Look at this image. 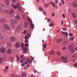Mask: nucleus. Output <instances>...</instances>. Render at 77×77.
I'll use <instances>...</instances> for the list:
<instances>
[{
  "instance_id": "obj_16",
  "label": "nucleus",
  "mask_w": 77,
  "mask_h": 77,
  "mask_svg": "<svg viewBox=\"0 0 77 77\" xmlns=\"http://www.w3.org/2000/svg\"><path fill=\"white\" fill-rule=\"evenodd\" d=\"M15 41V38L14 37H12L10 39V41H12V42H14Z\"/></svg>"
},
{
  "instance_id": "obj_36",
  "label": "nucleus",
  "mask_w": 77,
  "mask_h": 77,
  "mask_svg": "<svg viewBox=\"0 0 77 77\" xmlns=\"http://www.w3.org/2000/svg\"><path fill=\"white\" fill-rule=\"evenodd\" d=\"M51 4H52V5H53V7H54V8H55V4H54V3L52 2L51 3Z\"/></svg>"
},
{
  "instance_id": "obj_14",
  "label": "nucleus",
  "mask_w": 77,
  "mask_h": 77,
  "mask_svg": "<svg viewBox=\"0 0 77 77\" xmlns=\"http://www.w3.org/2000/svg\"><path fill=\"white\" fill-rule=\"evenodd\" d=\"M27 75H26V73L25 72H23L22 73V77H26V76Z\"/></svg>"
},
{
  "instance_id": "obj_32",
  "label": "nucleus",
  "mask_w": 77,
  "mask_h": 77,
  "mask_svg": "<svg viewBox=\"0 0 77 77\" xmlns=\"http://www.w3.org/2000/svg\"><path fill=\"white\" fill-rule=\"evenodd\" d=\"M60 54H61L59 52H57V54L58 56H60Z\"/></svg>"
},
{
  "instance_id": "obj_2",
  "label": "nucleus",
  "mask_w": 77,
  "mask_h": 77,
  "mask_svg": "<svg viewBox=\"0 0 77 77\" xmlns=\"http://www.w3.org/2000/svg\"><path fill=\"white\" fill-rule=\"evenodd\" d=\"M61 59L63 60V62L64 63H68V57L62 56L61 57Z\"/></svg>"
},
{
  "instance_id": "obj_34",
  "label": "nucleus",
  "mask_w": 77,
  "mask_h": 77,
  "mask_svg": "<svg viewBox=\"0 0 77 77\" xmlns=\"http://www.w3.org/2000/svg\"><path fill=\"white\" fill-rule=\"evenodd\" d=\"M24 45L25 47H29V44H25Z\"/></svg>"
},
{
  "instance_id": "obj_48",
  "label": "nucleus",
  "mask_w": 77,
  "mask_h": 77,
  "mask_svg": "<svg viewBox=\"0 0 77 77\" xmlns=\"http://www.w3.org/2000/svg\"><path fill=\"white\" fill-rule=\"evenodd\" d=\"M71 41H72L73 40H74V38L73 37H72L70 38Z\"/></svg>"
},
{
  "instance_id": "obj_25",
  "label": "nucleus",
  "mask_w": 77,
  "mask_h": 77,
  "mask_svg": "<svg viewBox=\"0 0 77 77\" xmlns=\"http://www.w3.org/2000/svg\"><path fill=\"white\" fill-rule=\"evenodd\" d=\"M31 27L32 29H34V25L32 23L31 24Z\"/></svg>"
},
{
  "instance_id": "obj_49",
  "label": "nucleus",
  "mask_w": 77,
  "mask_h": 77,
  "mask_svg": "<svg viewBox=\"0 0 77 77\" xmlns=\"http://www.w3.org/2000/svg\"><path fill=\"white\" fill-rule=\"evenodd\" d=\"M43 14H44V15H46V13H45V11H43Z\"/></svg>"
},
{
  "instance_id": "obj_63",
  "label": "nucleus",
  "mask_w": 77,
  "mask_h": 77,
  "mask_svg": "<svg viewBox=\"0 0 77 77\" xmlns=\"http://www.w3.org/2000/svg\"><path fill=\"white\" fill-rule=\"evenodd\" d=\"M75 51H77V48H76L75 49Z\"/></svg>"
},
{
  "instance_id": "obj_19",
  "label": "nucleus",
  "mask_w": 77,
  "mask_h": 77,
  "mask_svg": "<svg viewBox=\"0 0 77 77\" xmlns=\"http://www.w3.org/2000/svg\"><path fill=\"white\" fill-rule=\"evenodd\" d=\"M7 45L8 47H11L12 45V44L11 42H8L7 43Z\"/></svg>"
},
{
  "instance_id": "obj_56",
  "label": "nucleus",
  "mask_w": 77,
  "mask_h": 77,
  "mask_svg": "<svg viewBox=\"0 0 77 77\" xmlns=\"http://www.w3.org/2000/svg\"><path fill=\"white\" fill-rule=\"evenodd\" d=\"M4 72H8V71L6 70H4Z\"/></svg>"
},
{
  "instance_id": "obj_50",
  "label": "nucleus",
  "mask_w": 77,
  "mask_h": 77,
  "mask_svg": "<svg viewBox=\"0 0 77 77\" xmlns=\"http://www.w3.org/2000/svg\"><path fill=\"white\" fill-rule=\"evenodd\" d=\"M72 16L73 17H75V16L74 15V14H72Z\"/></svg>"
},
{
  "instance_id": "obj_11",
  "label": "nucleus",
  "mask_w": 77,
  "mask_h": 77,
  "mask_svg": "<svg viewBox=\"0 0 77 77\" xmlns=\"http://www.w3.org/2000/svg\"><path fill=\"white\" fill-rule=\"evenodd\" d=\"M7 52L8 54H11L12 53V50L10 49H8Z\"/></svg>"
},
{
  "instance_id": "obj_23",
  "label": "nucleus",
  "mask_w": 77,
  "mask_h": 77,
  "mask_svg": "<svg viewBox=\"0 0 77 77\" xmlns=\"http://www.w3.org/2000/svg\"><path fill=\"white\" fill-rule=\"evenodd\" d=\"M28 21H29L30 23L31 24H32V20H31V19H30L29 18H28Z\"/></svg>"
},
{
  "instance_id": "obj_33",
  "label": "nucleus",
  "mask_w": 77,
  "mask_h": 77,
  "mask_svg": "<svg viewBox=\"0 0 77 77\" xmlns=\"http://www.w3.org/2000/svg\"><path fill=\"white\" fill-rule=\"evenodd\" d=\"M27 33V30H25L23 32V33L25 35H26V33Z\"/></svg>"
},
{
  "instance_id": "obj_12",
  "label": "nucleus",
  "mask_w": 77,
  "mask_h": 77,
  "mask_svg": "<svg viewBox=\"0 0 77 77\" xmlns=\"http://www.w3.org/2000/svg\"><path fill=\"white\" fill-rule=\"evenodd\" d=\"M72 5L73 6H75L77 7V4L75 2H73L72 3Z\"/></svg>"
},
{
  "instance_id": "obj_18",
  "label": "nucleus",
  "mask_w": 77,
  "mask_h": 77,
  "mask_svg": "<svg viewBox=\"0 0 77 77\" xmlns=\"http://www.w3.org/2000/svg\"><path fill=\"white\" fill-rule=\"evenodd\" d=\"M20 44H19L18 43H17L16 45H15V46L17 48H18V47H20Z\"/></svg>"
},
{
  "instance_id": "obj_7",
  "label": "nucleus",
  "mask_w": 77,
  "mask_h": 77,
  "mask_svg": "<svg viewBox=\"0 0 77 77\" xmlns=\"http://www.w3.org/2000/svg\"><path fill=\"white\" fill-rule=\"evenodd\" d=\"M10 22L11 24H15L16 23V21L14 20H10Z\"/></svg>"
},
{
  "instance_id": "obj_41",
  "label": "nucleus",
  "mask_w": 77,
  "mask_h": 77,
  "mask_svg": "<svg viewBox=\"0 0 77 77\" xmlns=\"http://www.w3.org/2000/svg\"><path fill=\"white\" fill-rule=\"evenodd\" d=\"M25 42H26L27 44L29 43V41L27 40H25Z\"/></svg>"
},
{
  "instance_id": "obj_30",
  "label": "nucleus",
  "mask_w": 77,
  "mask_h": 77,
  "mask_svg": "<svg viewBox=\"0 0 77 77\" xmlns=\"http://www.w3.org/2000/svg\"><path fill=\"white\" fill-rule=\"evenodd\" d=\"M39 10L40 11H43V9H42V8L41 7H39Z\"/></svg>"
},
{
  "instance_id": "obj_35",
  "label": "nucleus",
  "mask_w": 77,
  "mask_h": 77,
  "mask_svg": "<svg viewBox=\"0 0 77 77\" xmlns=\"http://www.w3.org/2000/svg\"><path fill=\"white\" fill-rule=\"evenodd\" d=\"M25 64H24V63H23L21 64V66H22V67H24V66H25Z\"/></svg>"
},
{
  "instance_id": "obj_21",
  "label": "nucleus",
  "mask_w": 77,
  "mask_h": 77,
  "mask_svg": "<svg viewBox=\"0 0 77 77\" xmlns=\"http://www.w3.org/2000/svg\"><path fill=\"white\" fill-rule=\"evenodd\" d=\"M14 12V10L11 9L10 11V15L11 14H12Z\"/></svg>"
},
{
  "instance_id": "obj_64",
  "label": "nucleus",
  "mask_w": 77,
  "mask_h": 77,
  "mask_svg": "<svg viewBox=\"0 0 77 77\" xmlns=\"http://www.w3.org/2000/svg\"><path fill=\"white\" fill-rule=\"evenodd\" d=\"M30 77H34V76H33V75H31L30 76Z\"/></svg>"
},
{
  "instance_id": "obj_4",
  "label": "nucleus",
  "mask_w": 77,
  "mask_h": 77,
  "mask_svg": "<svg viewBox=\"0 0 77 77\" xmlns=\"http://www.w3.org/2000/svg\"><path fill=\"white\" fill-rule=\"evenodd\" d=\"M5 51H6V49H5V48L2 47L0 48V51L1 53H4L5 52Z\"/></svg>"
},
{
  "instance_id": "obj_61",
  "label": "nucleus",
  "mask_w": 77,
  "mask_h": 77,
  "mask_svg": "<svg viewBox=\"0 0 77 77\" xmlns=\"http://www.w3.org/2000/svg\"><path fill=\"white\" fill-rule=\"evenodd\" d=\"M12 2H16V0H12Z\"/></svg>"
},
{
  "instance_id": "obj_40",
  "label": "nucleus",
  "mask_w": 77,
  "mask_h": 77,
  "mask_svg": "<svg viewBox=\"0 0 77 77\" xmlns=\"http://www.w3.org/2000/svg\"><path fill=\"white\" fill-rule=\"evenodd\" d=\"M27 36L29 38L30 36V34L29 33H28L27 34Z\"/></svg>"
},
{
  "instance_id": "obj_47",
  "label": "nucleus",
  "mask_w": 77,
  "mask_h": 77,
  "mask_svg": "<svg viewBox=\"0 0 77 77\" xmlns=\"http://www.w3.org/2000/svg\"><path fill=\"white\" fill-rule=\"evenodd\" d=\"M44 5L46 7H47V6H48V5L47 4H44Z\"/></svg>"
},
{
  "instance_id": "obj_46",
  "label": "nucleus",
  "mask_w": 77,
  "mask_h": 77,
  "mask_svg": "<svg viewBox=\"0 0 77 77\" xmlns=\"http://www.w3.org/2000/svg\"><path fill=\"white\" fill-rule=\"evenodd\" d=\"M69 36H72V34H71V33H69Z\"/></svg>"
},
{
  "instance_id": "obj_59",
  "label": "nucleus",
  "mask_w": 77,
  "mask_h": 77,
  "mask_svg": "<svg viewBox=\"0 0 77 77\" xmlns=\"http://www.w3.org/2000/svg\"><path fill=\"white\" fill-rule=\"evenodd\" d=\"M23 60H21L20 61V63H23Z\"/></svg>"
},
{
  "instance_id": "obj_44",
  "label": "nucleus",
  "mask_w": 77,
  "mask_h": 77,
  "mask_svg": "<svg viewBox=\"0 0 77 77\" xmlns=\"http://www.w3.org/2000/svg\"><path fill=\"white\" fill-rule=\"evenodd\" d=\"M17 60L18 61L19 60H20V58L19 57V56H17Z\"/></svg>"
},
{
  "instance_id": "obj_15",
  "label": "nucleus",
  "mask_w": 77,
  "mask_h": 77,
  "mask_svg": "<svg viewBox=\"0 0 77 77\" xmlns=\"http://www.w3.org/2000/svg\"><path fill=\"white\" fill-rule=\"evenodd\" d=\"M61 41H62V38H60V39H57L56 40V42L57 43H59Z\"/></svg>"
},
{
  "instance_id": "obj_22",
  "label": "nucleus",
  "mask_w": 77,
  "mask_h": 77,
  "mask_svg": "<svg viewBox=\"0 0 77 77\" xmlns=\"http://www.w3.org/2000/svg\"><path fill=\"white\" fill-rule=\"evenodd\" d=\"M11 77H19V75L17 76V75H16L14 74H13L11 75Z\"/></svg>"
},
{
  "instance_id": "obj_13",
  "label": "nucleus",
  "mask_w": 77,
  "mask_h": 77,
  "mask_svg": "<svg viewBox=\"0 0 77 77\" xmlns=\"http://www.w3.org/2000/svg\"><path fill=\"white\" fill-rule=\"evenodd\" d=\"M15 18L16 20H20V16H19L18 15H17L16 16Z\"/></svg>"
},
{
  "instance_id": "obj_27",
  "label": "nucleus",
  "mask_w": 77,
  "mask_h": 77,
  "mask_svg": "<svg viewBox=\"0 0 77 77\" xmlns=\"http://www.w3.org/2000/svg\"><path fill=\"white\" fill-rule=\"evenodd\" d=\"M54 51H52L50 53V54L51 55H53V54H54Z\"/></svg>"
},
{
  "instance_id": "obj_8",
  "label": "nucleus",
  "mask_w": 77,
  "mask_h": 77,
  "mask_svg": "<svg viewBox=\"0 0 77 77\" xmlns=\"http://www.w3.org/2000/svg\"><path fill=\"white\" fill-rule=\"evenodd\" d=\"M62 33L63 34V35L66 36V38H67V37H68V32H64L62 31Z\"/></svg>"
},
{
  "instance_id": "obj_20",
  "label": "nucleus",
  "mask_w": 77,
  "mask_h": 77,
  "mask_svg": "<svg viewBox=\"0 0 77 77\" xmlns=\"http://www.w3.org/2000/svg\"><path fill=\"white\" fill-rule=\"evenodd\" d=\"M68 42H69V41H68L67 42L66 41H64L63 43V45H66V44L68 43Z\"/></svg>"
},
{
  "instance_id": "obj_42",
  "label": "nucleus",
  "mask_w": 77,
  "mask_h": 77,
  "mask_svg": "<svg viewBox=\"0 0 77 77\" xmlns=\"http://www.w3.org/2000/svg\"><path fill=\"white\" fill-rule=\"evenodd\" d=\"M29 63H32V60H29Z\"/></svg>"
},
{
  "instance_id": "obj_57",
  "label": "nucleus",
  "mask_w": 77,
  "mask_h": 77,
  "mask_svg": "<svg viewBox=\"0 0 77 77\" xmlns=\"http://www.w3.org/2000/svg\"><path fill=\"white\" fill-rule=\"evenodd\" d=\"M62 17H65V15L64 14H63Z\"/></svg>"
},
{
  "instance_id": "obj_45",
  "label": "nucleus",
  "mask_w": 77,
  "mask_h": 77,
  "mask_svg": "<svg viewBox=\"0 0 77 77\" xmlns=\"http://www.w3.org/2000/svg\"><path fill=\"white\" fill-rule=\"evenodd\" d=\"M63 30H66V28H63Z\"/></svg>"
},
{
  "instance_id": "obj_58",
  "label": "nucleus",
  "mask_w": 77,
  "mask_h": 77,
  "mask_svg": "<svg viewBox=\"0 0 77 77\" xmlns=\"http://www.w3.org/2000/svg\"><path fill=\"white\" fill-rule=\"evenodd\" d=\"M29 66H30V65H29V64H28L26 65L27 67H29Z\"/></svg>"
},
{
  "instance_id": "obj_1",
  "label": "nucleus",
  "mask_w": 77,
  "mask_h": 77,
  "mask_svg": "<svg viewBox=\"0 0 77 77\" xmlns=\"http://www.w3.org/2000/svg\"><path fill=\"white\" fill-rule=\"evenodd\" d=\"M74 45H70L69 46V49L70 51L73 53H74Z\"/></svg>"
},
{
  "instance_id": "obj_10",
  "label": "nucleus",
  "mask_w": 77,
  "mask_h": 77,
  "mask_svg": "<svg viewBox=\"0 0 77 77\" xmlns=\"http://www.w3.org/2000/svg\"><path fill=\"white\" fill-rule=\"evenodd\" d=\"M1 22L2 23H6V20H5V19H2L1 20Z\"/></svg>"
},
{
  "instance_id": "obj_62",
  "label": "nucleus",
  "mask_w": 77,
  "mask_h": 77,
  "mask_svg": "<svg viewBox=\"0 0 77 77\" xmlns=\"http://www.w3.org/2000/svg\"><path fill=\"white\" fill-rule=\"evenodd\" d=\"M54 16V13H53L52 15V17H53Z\"/></svg>"
},
{
  "instance_id": "obj_17",
  "label": "nucleus",
  "mask_w": 77,
  "mask_h": 77,
  "mask_svg": "<svg viewBox=\"0 0 77 77\" xmlns=\"http://www.w3.org/2000/svg\"><path fill=\"white\" fill-rule=\"evenodd\" d=\"M23 49L24 50L23 51V53H26L27 52V48H23Z\"/></svg>"
},
{
  "instance_id": "obj_54",
  "label": "nucleus",
  "mask_w": 77,
  "mask_h": 77,
  "mask_svg": "<svg viewBox=\"0 0 77 77\" xmlns=\"http://www.w3.org/2000/svg\"><path fill=\"white\" fill-rule=\"evenodd\" d=\"M23 56H24L23 55H22L21 57V59H23Z\"/></svg>"
},
{
  "instance_id": "obj_53",
  "label": "nucleus",
  "mask_w": 77,
  "mask_h": 77,
  "mask_svg": "<svg viewBox=\"0 0 77 77\" xmlns=\"http://www.w3.org/2000/svg\"><path fill=\"white\" fill-rule=\"evenodd\" d=\"M25 64H27V63H28V61H25Z\"/></svg>"
},
{
  "instance_id": "obj_29",
  "label": "nucleus",
  "mask_w": 77,
  "mask_h": 77,
  "mask_svg": "<svg viewBox=\"0 0 77 77\" xmlns=\"http://www.w3.org/2000/svg\"><path fill=\"white\" fill-rule=\"evenodd\" d=\"M3 38V35L1 33H0V39H2Z\"/></svg>"
},
{
  "instance_id": "obj_31",
  "label": "nucleus",
  "mask_w": 77,
  "mask_h": 77,
  "mask_svg": "<svg viewBox=\"0 0 77 77\" xmlns=\"http://www.w3.org/2000/svg\"><path fill=\"white\" fill-rule=\"evenodd\" d=\"M73 66L75 67H75H77V63H76L75 64L73 65Z\"/></svg>"
},
{
  "instance_id": "obj_43",
  "label": "nucleus",
  "mask_w": 77,
  "mask_h": 77,
  "mask_svg": "<svg viewBox=\"0 0 77 77\" xmlns=\"http://www.w3.org/2000/svg\"><path fill=\"white\" fill-rule=\"evenodd\" d=\"M22 18H23V19H24V18H25V16H24V15H22Z\"/></svg>"
},
{
  "instance_id": "obj_26",
  "label": "nucleus",
  "mask_w": 77,
  "mask_h": 77,
  "mask_svg": "<svg viewBox=\"0 0 77 77\" xmlns=\"http://www.w3.org/2000/svg\"><path fill=\"white\" fill-rule=\"evenodd\" d=\"M29 38L28 36H27V35L25 36V40L29 39Z\"/></svg>"
},
{
  "instance_id": "obj_28",
  "label": "nucleus",
  "mask_w": 77,
  "mask_h": 77,
  "mask_svg": "<svg viewBox=\"0 0 77 77\" xmlns=\"http://www.w3.org/2000/svg\"><path fill=\"white\" fill-rule=\"evenodd\" d=\"M24 27L26 28L27 27V24H26V23L25 22L24 23Z\"/></svg>"
},
{
  "instance_id": "obj_3",
  "label": "nucleus",
  "mask_w": 77,
  "mask_h": 77,
  "mask_svg": "<svg viewBox=\"0 0 77 77\" xmlns=\"http://www.w3.org/2000/svg\"><path fill=\"white\" fill-rule=\"evenodd\" d=\"M21 25H19L17 26V28L16 29V30L17 32H20V30H21Z\"/></svg>"
},
{
  "instance_id": "obj_39",
  "label": "nucleus",
  "mask_w": 77,
  "mask_h": 77,
  "mask_svg": "<svg viewBox=\"0 0 77 77\" xmlns=\"http://www.w3.org/2000/svg\"><path fill=\"white\" fill-rule=\"evenodd\" d=\"M54 25V24L52 23L49 25V26L50 27H52V26H53V25Z\"/></svg>"
},
{
  "instance_id": "obj_9",
  "label": "nucleus",
  "mask_w": 77,
  "mask_h": 77,
  "mask_svg": "<svg viewBox=\"0 0 77 77\" xmlns=\"http://www.w3.org/2000/svg\"><path fill=\"white\" fill-rule=\"evenodd\" d=\"M10 0H5V2L7 5H8L9 4Z\"/></svg>"
},
{
  "instance_id": "obj_51",
  "label": "nucleus",
  "mask_w": 77,
  "mask_h": 77,
  "mask_svg": "<svg viewBox=\"0 0 77 77\" xmlns=\"http://www.w3.org/2000/svg\"><path fill=\"white\" fill-rule=\"evenodd\" d=\"M8 68H9L8 66H7V67H5V69H6L7 70V69H8Z\"/></svg>"
},
{
  "instance_id": "obj_37",
  "label": "nucleus",
  "mask_w": 77,
  "mask_h": 77,
  "mask_svg": "<svg viewBox=\"0 0 77 77\" xmlns=\"http://www.w3.org/2000/svg\"><path fill=\"white\" fill-rule=\"evenodd\" d=\"M43 47H44V48H46V47H47V45L46 44H45L44 45Z\"/></svg>"
},
{
  "instance_id": "obj_6",
  "label": "nucleus",
  "mask_w": 77,
  "mask_h": 77,
  "mask_svg": "<svg viewBox=\"0 0 77 77\" xmlns=\"http://www.w3.org/2000/svg\"><path fill=\"white\" fill-rule=\"evenodd\" d=\"M13 7L14 9H16V8H20V5H19V4H17L16 6L15 5H13Z\"/></svg>"
},
{
  "instance_id": "obj_60",
  "label": "nucleus",
  "mask_w": 77,
  "mask_h": 77,
  "mask_svg": "<svg viewBox=\"0 0 77 77\" xmlns=\"http://www.w3.org/2000/svg\"><path fill=\"white\" fill-rule=\"evenodd\" d=\"M75 24H77V20H75Z\"/></svg>"
},
{
  "instance_id": "obj_24",
  "label": "nucleus",
  "mask_w": 77,
  "mask_h": 77,
  "mask_svg": "<svg viewBox=\"0 0 77 77\" xmlns=\"http://www.w3.org/2000/svg\"><path fill=\"white\" fill-rule=\"evenodd\" d=\"M20 45H21V47H22V48H23L24 47V43H20Z\"/></svg>"
},
{
  "instance_id": "obj_38",
  "label": "nucleus",
  "mask_w": 77,
  "mask_h": 77,
  "mask_svg": "<svg viewBox=\"0 0 77 77\" xmlns=\"http://www.w3.org/2000/svg\"><path fill=\"white\" fill-rule=\"evenodd\" d=\"M3 62V59L0 57V63H2Z\"/></svg>"
},
{
  "instance_id": "obj_5",
  "label": "nucleus",
  "mask_w": 77,
  "mask_h": 77,
  "mask_svg": "<svg viewBox=\"0 0 77 77\" xmlns=\"http://www.w3.org/2000/svg\"><path fill=\"white\" fill-rule=\"evenodd\" d=\"M3 27H5V29H7V30H9V29H10V28L9 27V26L6 24L3 25Z\"/></svg>"
},
{
  "instance_id": "obj_55",
  "label": "nucleus",
  "mask_w": 77,
  "mask_h": 77,
  "mask_svg": "<svg viewBox=\"0 0 77 77\" xmlns=\"http://www.w3.org/2000/svg\"><path fill=\"white\" fill-rule=\"evenodd\" d=\"M23 69H27V67L26 66L24 67Z\"/></svg>"
},
{
  "instance_id": "obj_52",
  "label": "nucleus",
  "mask_w": 77,
  "mask_h": 77,
  "mask_svg": "<svg viewBox=\"0 0 77 77\" xmlns=\"http://www.w3.org/2000/svg\"><path fill=\"white\" fill-rule=\"evenodd\" d=\"M58 3V1L57 0H56V1H55V3L56 4H57V3Z\"/></svg>"
}]
</instances>
